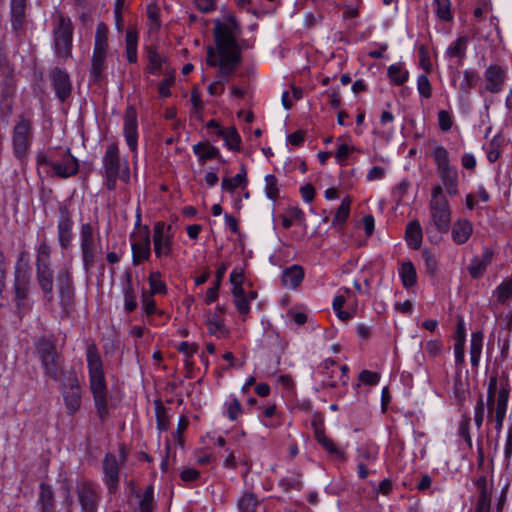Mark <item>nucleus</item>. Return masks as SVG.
<instances>
[{
  "label": "nucleus",
  "mask_w": 512,
  "mask_h": 512,
  "mask_svg": "<svg viewBox=\"0 0 512 512\" xmlns=\"http://www.w3.org/2000/svg\"><path fill=\"white\" fill-rule=\"evenodd\" d=\"M421 254L426 273L431 277L436 276L439 266L435 255L432 254L428 249H424Z\"/></svg>",
  "instance_id": "nucleus-52"
},
{
  "label": "nucleus",
  "mask_w": 512,
  "mask_h": 512,
  "mask_svg": "<svg viewBox=\"0 0 512 512\" xmlns=\"http://www.w3.org/2000/svg\"><path fill=\"white\" fill-rule=\"evenodd\" d=\"M484 90L492 93H500L505 85L507 71L498 64H490L484 71Z\"/></svg>",
  "instance_id": "nucleus-18"
},
{
  "label": "nucleus",
  "mask_w": 512,
  "mask_h": 512,
  "mask_svg": "<svg viewBox=\"0 0 512 512\" xmlns=\"http://www.w3.org/2000/svg\"><path fill=\"white\" fill-rule=\"evenodd\" d=\"M73 226L72 213L67 206H60L57 221V239L62 249H68L72 243Z\"/></svg>",
  "instance_id": "nucleus-17"
},
{
  "label": "nucleus",
  "mask_w": 512,
  "mask_h": 512,
  "mask_svg": "<svg viewBox=\"0 0 512 512\" xmlns=\"http://www.w3.org/2000/svg\"><path fill=\"white\" fill-rule=\"evenodd\" d=\"M477 488L479 490V497L476 503V512H490L491 491L485 478L477 481Z\"/></svg>",
  "instance_id": "nucleus-28"
},
{
  "label": "nucleus",
  "mask_w": 512,
  "mask_h": 512,
  "mask_svg": "<svg viewBox=\"0 0 512 512\" xmlns=\"http://www.w3.org/2000/svg\"><path fill=\"white\" fill-rule=\"evenodd\" d=\"M34 354L41 364L43 374L53 381L62 375L63 357L57 351L56 340L53 337L41 336L34 342Z\"/></svg>",
  "instance_id": "nucleus-6"
},
{
  "label": "nucleus",
  "mask_w": 512,
  "mask_h": 512,
  "mask_svg": "<svg viewBox=\"0 0 512 512\" xmlns=\"http://www.w3.org/2000/svg\"><path fill=\"white\" fill-rule=\"evenodd\" d=\"M351 200L347 197L344 198L336 210L335 216L332 220V226L338 230L342 229L344 223L349 217Z\"/></svg>",
  "instance_id": "nucleus-39"
},
{
  "label": "nucleus",
  "mask_w": 512,
  "mask_h": 512,
  "mask_svg": "<svg viewBox=\"0 0 512 512\" xmlns=\"http://www.w3.org/2000/svg\"><path fill=\"white\" fill-rule=\"evenodd\" d=\"M36 274L38 284L45 295H48V299H52L53 291V275L54 272L51 266H36Z\"/></svg>",
  "instance_id": "nucleus-25"
},
{
  "label": "nucleus",
  "mask_w": 512,
  "mask_h": 512,
  "mask_svg": "<svg viewBox=\"0 0 512 512\" xmlns=\"http://www.w3.org/2000/svg\"><path fill=\"white\" fill-rule=\"evenodd\" d=\"M332 307L341 321H349L357 314V298L349 288H341L333 300Z\"/></svg>",
  "instance_id": "nucleus-14"
},
{
  "label": "nucleus",
  "mask_w": 512,
  "mask_h": 512,
  "mask_svg": "<svg viewBox=\"0 0 512 512\" xmlns=\"http://www.w3.org/2000/svg\"><path fill=\"white\" fill-rule=\"evenodd\" d=\"M38 170H43L48 176L62 179L74 176L79 171L78 160L71 154L70 149H51L39 152L36 157Z\"/></svg>",
  "instance_id": "nucleus-3"
},
{
  "label": "nucleus",
  "mask_w": 512,
  "mask_h": 512,
  "mask_svg": "<svg viewBox=\"0 0 512 512\" xmlns=\"http://www.w3.org/2000/svg\"><path fill=\"white\" fill-rule=\"evenodd\" d=\"M171 226L164 222H157L154 226L153 243L157 258L168 257L172 253Z\"/></svg>",
  "instance_id": "nucleus-16"
},
{
  "label": "nucleus",
  "mask_w": 512,
  "mask_h": 512,
  "mask_svg": "<svg viewBox=\"0 0 512 512\" xmlns=\"http://www.w3.org/2000/svg\"><path fill=\"white\" fill-rule=\"evenodd\" d=\"M493 294L497 298V302L501 305H505L512 299V276L501 282Z\"/></svg>",
  "instance_id": "nucleus-40"
},
{
  "label": "nucleus",
  "mask_w": 512,
  "mask_h": 512,
  "mask_svg": "<svg viewBox=\"0 0 512 512\" xmlns=\"http://www.w3.org/2000/svg\"><path fill=\"white\" fill-rule=\"evenodd\" d=\"M318 442L322 445V447L329 452L331 455L338 459H344V452L338 448L334 442L328 438L324 433L316 434Z\"/></svg>",
  "instance_id": "nucleus-49"
},
{
  "label": "nucleus",
  "mask_w": 512,
  "mask_h": 512,
  "mask_svg": "<svg viewBox=\"0 0 512 512\" xmlns=\"http://www.w3.org/2000/svg\"><path fill=\"white\" fill-rule=\"evenodd\" d=\"M468 38L466 36L458 37L446 50L449 58H458L460 62L466 57Z\"/></svg>",
  "instance_id": "nucleus-36"
},
{
  "label": "nucleus",
  "mask_w": 512,
  "mask_h": 512,
  "mask_svg": "<svg viewBox=\"0 0 512 512\" xmlns=\"http://www.w3.org/2000/svg\"><path fill=\"white\" fill-rule=\"evenodd\" d=\"M80 248L83 268L86 273H89L94 266L97 250L94 238V228L90 223H83L81 225Z\"/></svg>",
  "instance_id": "nucleus-13"
},
{
  "label": "nucleus",
  "mask_w": 512,
  "mask_h": 512,
  "mask_svg": "<svg viewBox=\"0 0 512 512\" xmlns=\"http://www.w3.org/2000/svg\"><path fill=\"white\" fill-rule=\"evenodd\" d=\"M36 266H51V247L46 241L41 242L37 249Z\"/></svg>",
  "instance_id": "nucleus-50"
},
{
  "label": "nucleus",
  "mask_w": 512,
  "mask_h": 512,
  "mask_svg": "<svg viewBox=\"0 0 512 512\" xmlns=\"http://www.w3.org/2000/svg\"><path fill=\"white\" fill-rule=\"evenodd\" d=\"M405 238L407 241V244L412 249H419L422 244V228L418 221H411L407 224L406 231H405Z\"/></svg>",
  "instance_id": "nucleus-32"
},
{
  "label": "nucleus",
  "mask_w": 512,
  "mask_h": 512,
  "mask_svg": "<svg viewBox=\"0 0 512 512\" xmlns=\"http://www.w3.org/2000/svg\"><path fill=\"white\" fill-rule=\"evenodd\" d=\"M65 407L69 414L76 413L81 406V386L73 370L62 372L60 379Z\"/></svg>",
  "instance_id": "nucleus-11"
},
{
  "label": "nucleus",
  "mask_w": 512,
  "mask_h": 512,
  "mask_svg": "<svg viewBox=\"0 0 512 512\" xmlns=\"http://www.w3.org/2000/svg\"><path fill=\"white\" fill-rule=\"evenodd\" d=\"M417 90L419 94L426 99L432 96V86L425 74H420L417 78Z\"/></svg>",
  "instance_id": "nucleus-58"
},
{
  "label": "nucleus",
  "mask_w": 512,
  "mask_h": 512,
  "mask_svg": "<svg viewBox=\"0 0 512 512\" xmlns=\"http://www.w3.org/2000/svg\"><path fill=\"white\" fill-rule=\"evenodd\" d=\"M354 148L353 147H349L347 144L343 143V144H340L337 148V151L335 153V158L337 160V162L340 164V165H345L346 163V160L350 154L351 151H353Z\"/></svg>",
  "instance_id": "nucleus-62"
},
{
  "label": "nucleus",
  "mask_w": 512,
  "mask_h": 512,
  "mask_svg": "<svg viewBox=\"0 0 512 512\" xmlns=\"http://www.w3.org/2000/svg\"><path fill=\"white\" fill-rule=\"evenodd\" d=\"M53 38L56 55L63 59L69 58L72 49L73 25L71 19L62 13L55 16Z\"/></svg>",
  "instance_id": "nucleus-9"
},
{
  "label": "nucleus",
  "mask_w": 512,
  "mask_h": 512,
  "mask_svg": "<svg viewBox=\"0 0 512 512\" xmlns=\"http://www.w3.org/2000/svg\"><path fill=\"white\" fill-rule=\"evenodd\" d=\"M103 482L107 486L109 494H114L119 485V464L116 456L107 453L102 460Z\"/></svg>",
  "instance_id": "nucleus-21"
},
{
  "label": "nucleus",
  "mask_w": 512,
  "mask_h": 512,
  "mask_svg": "<svg viewBox=\"0 0 512 512\" xmlns=\"http://www.w3.org/2000/svg\"><path fill=\"white\" fill-rule=\"evenodd\" d=\"M388 76L395 85L404 84L409 77V72L401 64H393L388 67Z\"/></svg>",
  "instance_id": "nucleus-44"
},
{
  "label": "nucleus",
  "mask_w": 512,
  "mask_h": 512,
  "mask_svg": "<svg viewBox=\"0 0 512 512\" xmlns=\"http://www.w3.org/2000/svg\"><path fill=\"white\" fill-rule=\"evenodd\" d=\"M155 508L153 487L149 486L140 496L139 510L140 512H153Z\"/></svg>",
  "instance_id": "nucleus-51"
},
{
  "label": "nucleus",
  "mask_w": 512,
  "mask_h": 512,
  "mask_svg": "<svg viewBox=\"0 0 512 512\" xmlns=\"http://www.w3.org/2000/svg\"><path fill=\"white\" fill-rule=\"evenodd\" d=\"M242 413V405L237 398H233L227 407V416L231 421H235Z\"/></svg>",
  "instance_id": "nucleus-60"
},
{
  "label": "nucleus",
  "mask_w": 512,
  "mask_h": 512,
  "mask_svg": "<svg viewBox=\"0 0 512 512\" xmlns=\"http://www.w3.org/2000/svg\"><path fill=\"white\" fill-rule=\"evenodd\" d=\"M207 329L210 334L215 335L217 337H222L227 333L223 321L216 315L208 319Z\"/></svg>",
  "instance_id": "nucleus-55"
},
{
  "label": "nucleus",
  "mask_w": 512,
  "mask_h": 512,
  "mask_svg": "<svg viewBox=\"0 0 512 512\" xmlns=\"http://www.w3.org/2000/svg\"><path fill=\"white\" fill-rule=\"evenodd\" d=\"M86 360L89 373V386L97 414L99 418L104 421L108 416L107 386L102 359L94 344L87 346Z\"/></svg>",
  "instance_id": "nucleus-2"
},
{
  "label": "nucleus",
  "mask_w": 512,
  "mask_h": 512,
  "mask_svg": "<svg viewBox=\"0 0 512 512\" xmlns=\"http://www.w3.org/2000/svg\"><path fill=\"white\" fill-rule=\"evenodd\" d=\"M399 276L405 288L414 286L417 282L416 269L411 261L401 264L399 269Z\"/></svg>",
  "instance_id": "nucleus-37"
},
{
  "label": "nucleus",
  "mask_w": 512,
  "mask_h": 512,
  "mask_svg": "<svg viewBox=\"0 0 512 512\" xmlns=\"http://www.w3.org/2000/svg\"><path fill=\"white\" fill-rule=\"evenodd\" d=\"M150 244V233L148 228L145 227L143 230L139 231L138 236L131 244L133 265H139L150 258Z\"/></svg>",
  "instance_id": "nucleus-20"
},
{
  "label": "nucleus",
  "mask_w": 512,
  "mask_h": 512,
  "mask_svg": "<svg viewBox=\"0 0 512 512\" xmlns=\"http://www.w3.org/2000/svg\"><path fill=\"white\" fill-rule=\"evenodd\" d=\"M483 347V333L474 332L471 335L470 341V360L473 367H477L480 362V357Z\"/></svg>",
  "instance_id": "nucleus-35"
},
{
  "label": "nucleus",
  "mask_w": 512,
  "mask_h": 512,
  "mask_svg": "<svg viewBox=\"0 0 512 512\" xmlns=\"http://www.w3.org/2000/svg\"><path fill=\"white\" fill-rule=\"evenodd\" d=\"M325 374H329V370L331 369V375L330 377L333 378L334 374H339V379L342 381L344 385L347 384V372L348 367L346 365H338L333 360H325L323 363Z\"/></svg>",
  "instance_id": "nucleus-46"
},
{
  "label": "nucleus",
  "mask_w": 512,
  "mask_h": 512,
  "mask_svg": "<svg viewBox=\"0 0 512 512\" xmlns=\"http://www.w3.org/2000/svg\"><path fill=\"white\" fill-rule=\"evenodd\" d=\"M217 134L221 136L228 146L229 149L237 150L239 149V144L241 142V138L235 129V127H230L227 129H219Z\"/></svg>",
  "instance_id": "nucleus-42"
},
{
  "label": "nucleus",
  "mask_w": 512,
  "mask_h": 512,
  "mask_svg": "<svg viewBox=\"0 0 512 512\" xmlns=\"http://www.w3.org/2000/svg\"><path fill=\"white\" fill-rule=\"evenodd\" d=\"M431 223L438 232L445 233L451 224V213L448 202L430 203Z\"/></svg>",
  "instance_id": "nucleus-23"
},
{
  "label": "nucleus",
  "mask_w": 512,
  "mask_h": 512,
  "mask_svg": "<svg viewBox=\"0 0 512 512\" xmlns=\"http://www.w3.org/2000/svg\"><path fill=\"white\" fill-rule=\"evenodd\" d=\"M490 263L491 255L487 252L481 257H474L470 264L467 266V271L472 278H481L485 274Z\"/></svg>",
  "instance_id": "nucleus-30"
},
{
  "label": "nucleus",
  "mask_w": 512,
  "mask_h": 512,
  "mask_svg": "<svg viewBox=\"0 0 512 512\" xmlns=\"http://www.w3.org/2000/svg\"><path fill=\"white\" fill-rule=\"evenodd\" d=\"M39 499L38 503L41 508V512H52L54 508V493L52 488L45 484H40Z\"/></svg>",
  "instance_id": "nucleus-34"
},
{
  "label": "nucleus",
  "mask_w": 512,
  "mask_h": 512,
  "mask_svg": "<svg viewBox=\"0 0 512 512\" xmlns=\"http://www.w3.org/2000/svg\"><path fill=\"white\" fill-rule=\"evenodd\" d=\"M126 58L129 63L137 62V42L138 35L134 29L126 31Z\"/></svg>",
  "instance_id": "nucleus-38"
},
{
  "label": "nucleus",
  "mask_w": 512,
  "mask_h": 512,
  "mask_svg": "<svg viewBox=\"0 0 512 512\" xmlns=\"http://www.w3.org/2000/svg\"><path fill=\"white\" fill-rule=\"evenodd\" d=\"M101 173L104 178L103 185L110 191L116 188L117 180L128 183L130 181V167L128 160L120 156L117 143L107 145L102 158Z\"/></svg>",
  "instance_id": "nucleus-5"
},
{
  "label": "nucleus",
  "mask_w": 512,
  "mask_h": 512,
  "mask_svg": "<svg viewBox=\"0 0 512 512\" xmlns=\"http://www.w3.org/2000/svg\"><path fill=\"white\" fill-rule=\"evenodd\" d=\"M76 496L81 512L98 511L101 494L96 484L90 481H81L77 483Z\"/></svg>",
  "instance_id": "nucleus-12"
},
{
  "label": "nucleus",
  "mask_w": 512,
  "mask_h": 512,
  "mask_svg": "<svg viewBox=\"0 0 512 512\" xmlns=\"http://www.w3.org/2000/svg\"><path fill=\"white\" fill-rule=\"evenodd\" d=\"M509 397L510 384L508 378L498 379L495 375L491 376L487 388V417L489 421H494L497 433L502 430Z\"/></svg>",
  "instance_id": "nucleus-4"
},
{
  "label": "nucleus",
  "mask_w": 512,
  "mask_h": 512,
  "mask_svg": "<svg viewBox=\"0 0 512 512\" xmlns=\"http://www.w3.org/2000/svg\"><path fill=\"white\" fill-rule=\"evenodd\" d=\"M57 289L59 292L60 304L68 307L74 298V286L71 271L68 267H62L56 278Z\"/></svg>",
  "instance_id": "nucleus-22"
},
{
  "label": "nucleus",
  "mask_w": 512,
  "mask_h": 512,
  "mask_svg": "<svg viewBox=\"0 0 512 512\" xmlns=\"http://www.w3.org/2000/svg\"><path fill=\"white\" fill-rule=\"evenodd\" d=\"M438 123L439 127L443 131H449L452 127V118L446 110L438 112Z\"/></svg>",
  "instance_id": "nucleus-64"
},
{
  "label": "nucleus",
  "mask_w": 512,
  "mask_h": 512,
  "mask_svg": "<svg viewBox=\"0 0 512 512\" xmlns=\"http://www.w3.org/2000/svg\"><path fill=\"white\" fill-rule=\"evenodd\" d=\"M148 66L147 72L151 74H159L162 68L163 58L159 55L157 50L153 47L147 48Z\"/></svg>",
  "instance_id": "nucleus-45"
},
{
  "label": "nucleus",
  "mask_w": 512,
  "mask_h": 512,
  "mask_svg": "<svg viewBox=\"0 0 512 512\" xmlns=\"http://www.w3.org/2000/svg\"><path fill=\"white\" fill-rule=\"evenodd\" d=\"M246 182V171L242 169V172L236 174L234 177L224 178L222 180V189L224 191L233 192L238 187L246 185Z\"/></svg>",
  "instance_id": "nucleus-47"
},
{
  "label": "nucleus",
  "mask_w": 512,
  "mask_h": 512,
  "mask_svg": "<svg viewBox=\"0 0 512 512\" xmlns=\"http://www.w3.org/2000/svg\"><path fill=\"white\" fill-rule=\"evenodd\" d=\"M468 394V389L461 378H456L453 386V395L459 405H463Z\"/></svg>",
  "instance_id": "nucleus-56"
},
{
  "label": "nucleus",
  "mask_w": 512,
  "mask_h": 512,
  "mask_svg": "<svg viewBox=\"0 0 512 512\" xmlns=\"http://www.w3.org/2000/svg\"><path fill=\"white\" fill-rule=\"evenodd\" d=\"M32 140L31 122L21 116L13 130V147L17 157H23Z\"/></svg>",
  "instance_id": "nucleus-15"
},
{
  "label": "nucleus",
  "mask_w": 512,
  "mask_h": 512,
  "mask_svg": "<svg viewBox=\"0 0 512 512\" xmlns=\"http://www.w3.org/2000/svg\"><path fill=\"white\" fill-rule=\"evenodd\" d=\"M265 193L266 196L273 201L277 200L279 197L278 180L273 174L265 176Z\"/></svg>",
  "instance_id": "nucleus-54"
},
{
  "label": "nucleus",
  "mask_w": 512,
  "mask_h": 512,
  "mask_svg": "<svg viewBox=\"0 0 512 512\" xmlns=\"http://www.w3.org/2000/svg\"><path fill=\"white\" fill-rule=\"evenodd\" d=\"M137 295L132 287L130 280L124 287V307L127 312H132L137 308Z\"/></svg>",
  "instance_id": "nucleus-53"
},
{
  "label": "nucleus",
  "mask_w": 512,
  "mask_h": 512,
  "mask_svg": "<svg viewBox=\"0 0 512 512\" xmlns=\"http://www.w3.org/2000/svg\"><path fill=\"white\" fill-rule=\"evenodd\" d=\"M26 0H11L10 13L12 28L18 31L22 28L25 20Z\"/></svg>",
  "instance_id": "nucleus-29"
},
{
  "label": "nucleus",
  "mask_w": 512,
  "mask_h": 512,
  "mask_svg": "<svg viewBox=\"0 0 512 512\" xmlns=\"http://www.w3.org/2000/svg\"><path fill=\"white\" fill-rule=\"evenodd\" d=\"M31 290V274L28 258L25 252L20 253L14 272V293L18 309L26 307L27 300Z\"/></svg>",
  "instance_id": "nucleus-10"
},
{
  "label": "nucleus",
  "mask_w": 512,
  "mask_h": 512,
  "mask_svg": "<svg viewBox=\"0 0 512 512\" xmlns=\"http://www.w3.org/2000/svg\"><path fill=\"white\" fill-rule=\"evenodd\" d=\"M240 26L234 16H227L225 21L217 23L214 28L215 48H207L206 62L218 68L216 80L208 86L210 95L224 92V84L232 77L242 62L241 48L237 42Z\"/></svg>",
  "instance_id": "nucleus-1"
},
{
  "label": "nucleus",
  "mask_w": 512,
  "mask_h": 512,
  "mask_svg": "<svg viewBox=\"0 0 512 512\" xmlns=\"http://www.w3.org/2000/svg\"><path fill=\"white\" fill-rule=\"evenodd\" d=\"M470 417L464 416L459 423L458 434L463 438L469 445H471V437L469 433Z\"/></svg>",
  "instance_id": "nucleus-61"
},
{
  "label": "nucleus",
  "mask_w": 512,
  "mask_h": 512,
  "mask_svg": "<svg viewBox=\"0 0 512 512\" xmlns=\"http://www.w3.org/2000/svg\"><path fill=\"white\" fill-rule=\"evenodd\" d=\"M432 8L435 16L441 22H452L454 13L451 0H432Z\"/></svg>",
  "instance_id": "nucleus-31"
},
{
  "label": "nucleus",
  "mask_w": 512,
  "mask_h": 512,
  "mask_svg": "<svg viewBox=\"0 0 512 512\" xmlns=\"http://www.w3.org/2000/svg\"><path fill=\"white\" fill-rule=\"evenodd\" d=\"M174 84V75L167 73L158 86V94L160 97H169L171 95L170 87Z\"/></svg>",
  "instance_id": "nucleus-59"
},
{
  "label": "nucleus",
  "mask_w": 512,
  "mask_h": 512,
  "mask_svg": "<svg viewBox=\"0 0 512 512\" xmlns=\"http://www.w3.org/2000/svg\"><path fill=\"white\" fill-rule=\"evenodd\" d=\"M226 270H227V265L224 263H222L218 267V269L216 271V280H215L213 286L210 287L206 292V298H205L206 303L211 304L212 302H214L217 299L218 289H219L220 283L225 275Z\"/></svg>",
  "instance_id": "nucleus-43"
},
{
  "label": "nucleus",
  "mask_w": 512,
  "mask_h": 512,
  "mask_svg": "<svg viewBox=\"0 0 512 512\" xmlns=\"http://www.w3.org/2000/svg\"><path fill=\"white\" fill-rule=\"evenodd\" d=\"M304 278V271L299 265H292L282 273V284L289 289L300 285Z\"/></svg>",
  "instance_id": "nucleus-27"
},
{
  "label": "nucleus",
  "mask_w": 512,
  "mask_h": 512,
  "mask_svg": "<svg viewBox=\"0 0 512 512\" xmlns=\"http://www.w3.org/2000/svg\"><path fill=\"white\" fill-rule=\"evenodd\" d=\"M432 156L437 166V173L442 181L443 187L450 196L458 194V171L450 164L449 152L443 146L433 148Z\"/></svg>",
  "instance_id": "nucleus-7"
},
{
  "label": "nucleus",
  "mask_w": 512,
  "mask_h": 512,
  "mask_svg": "<svg viewBox=\"0 0 512 512\" xmlns=\"http://www.w3.org/2000/svg\"><path fill=\"white\" fill-rule=\"evenodd\" d=\"M123 134L126 143L134 153L136 157L137 145H138V123H137V112L133 106H128L125 110Z\"/></svg>",
  "instance_id": "nucleus-19"
},
{
  "label": "nucleus",
  "mask_w": 512,
  "mask_h": 512,
  "mask_svg": "<svg viewBox=\"0 0 512 512\" xmlns=\"http://www.w3.org/2000/svg\"><path fill=\"white\" fill-rule=\"evenodd\" d=\"M108 28L103 22L96 28L95 42L91 59L90 77L92 81L99 82L107 68L106 58L108 53Z\"/></svg>",
  "instance_id": "nucleus-8"
},
{
  "label": "nucleus",
  "mask_w": 512,
  "mask_h": 512,
  "mask_svg": "<svg viewBox=\"0 0 512 512\" xmlns=\"http://www.w3.org/2000/svg\"><path fill=\"white\" fill-rule=\"evenodd\" d=\"M161 274L159 272H152L149 276V284L152 294H164L166 293V285L161 280Z\"/></svg>",
  "instance_id": "nucleus-57"
},
{
  "label": "nucleus",
  "mask_w": 512,
  "mask_h": 512,
  "mask_svg": "<svg viewBox=\"0 0 512 512\" xmlns=\"http://www.w3.org/2000/svg\"><path fill=\"white\" fill-rule=\"evenodd\" d=\"M484 413H485V404L483 401V397L480 396L479 400L475 406V412H474V421L478 428H480L483 424Z\"/></svg>",
  "instance_id": "nucleus-63"
},
{
  "label": "nucleus",
  "mask_w": 512,
  "mask_h": 512,
  "mask_svg": "<svg viewBox=\"0 0 512 512\" xmlns=\"http://www.w3.org/2000/svg\"><path fill=\"white\" fill-rule=\"evenodd\" d=\"M259 505V500L254 493L245 492L239 498L237 507L239 512H256Z\"/></svg>",
  "instance_id": "nucleus-41"
},
{
  "label": "nucleus",
  "mask_w": 512,
  "mask_h": 512,
  "mask_svg": "<svg viewBox=\"0 0 512 512\" xmlns=\"http://www.w3.org/2000/svg\"><path fill=\"white\" fill-rule=\"evenodd\" d=\"M473 232L472 223L466 219L457 220L452 226V239L456 244H464Z\"/></svg>",
  "instance_id": "nucleus-26"
},
{
  "label": "nucleus",
  "mask_w": 512,
  "mask_h": 512,
  "mask_svg": "<svg viewBox=\"0 0 512 512\" xmlns=\"http://www.w3.org/2000/svg\"><path fill=\"white\" fill-rule=\"evenodd\" d=\"M479 80V75L474 70H464L463 71V81L460 84V92L465 95H469L470 89L474 88L477 85Z\"/></svg>",
  "instance_id": "nucleus-48"
},
{
  "label": "nucleus",
  "mask_w": 512,
  "mask_h": 512,
  "mask_svg": "<svg viewBox=\"0 0 512 512\" xmlns=\"http://www.w3.org/2000/svg\"><path fill=\"white\" fill-rule=\"evenodd\" d=\"M193 152L197 155L201 164L220 156L218 148L208 142H199L193 145Z\"/></svg>",
  "instance_id": "nucleus-33"
},
{
  "label": "nucleus",
  "mask_w": 512,
  "mask_h": 512,
  "mask_svg": "<svg viewBox=\"0 0 512 512\" xmlns=\"http://www.w3.org/2000/svg\"><path fill=\"white\" fill-rule=\"evenodd\" d=\"M51 79L57 97L63 102L71 94V82L69 75L60 68H54L51 72Z\"/></svg>",
  "instance_id": "nucleus-24"
}]
</instances>
